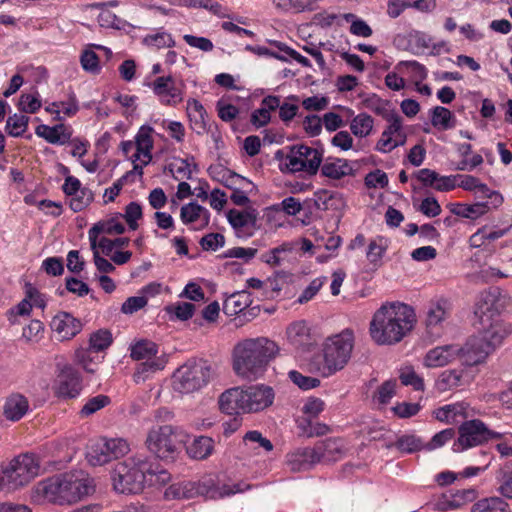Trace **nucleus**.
Here are the masks:
<instances>
[{
  "mask_svg": "<svg viewBox=\"0 0 512 512\" xmlns=\"http://www.w3.org/2000/svg\"><path fill=\"white\" fill-rule=\"evenodd\" d=\"M322 153L310 146L301 144L291 147L281 163V170L297 173L304 172L307 175H315L322 163Z\"/></svg>",
  "mask_w": 512,
  "mask_h": 512,
  "instance_id": "8",
  "label": "nucleus"
},
{
  "mask_svg": "<svg viewBox=\"0 0 512 512\" xmlns=\"http://www.w3.org/2000/svg\"><path fill=\"white\" fill-rule=\"evenodd\" d=\"M18 108L25 113L32 114L37 112L41 108L39 94L37 92L33 94H22L18 102Z\"/></svg>",
  "mask_w": 512,
  "mask_h": 512,
  "instance_id": "62",
  "label": "nucleus"
},
{
  "mask_svg": "<svg viewBox=\"0 0 512 512\" xmlns=\"http://www.w3.org/2000/svg\"><path fill=\"white\" fill-rule=\"evenodd\" d=\"M317 0H273L276 9L283 12H302L311 10Z\"/></svg>",
  "mask_w": 512,
  "mask_h": 512,
  "instance_id": "48",
  "label": "nucleus"
},
{
  "mask_svg": "<svg viewBox=\"0 0 512 512\" xmlns=\"http://www.w3.org/2000/svg\"><path fill=\"white\" fill-rule=\"evenodd\" d=\"M468 406L463 402L444 405L434 411L437 420L447 423H458L461 419L467 418Z\"/></svg>",
  "mask_w": 512,
  "mask_h": 512,
  "instance_id": "33",
  "label": "nucleus"
},
{
  "mask_svg": "<svg viewBox=\"0 0 512 512\" xmlns=\"http://www.w3.org/2000/svg\"><path fill=\"white\" fill-rule=\"evenodd\" d=\"M195 167L193 159H177L170 164V170L176 179H191Z\"/></svg>",
  "mask_w": 512,
  "mask_h": 512,
  "instance_id": "52",
  "label": "nucleus"
},
{
  "mask_svg": "<svg viewBox=\"0 0 512 512\" xmlns=\"http://www.w3.org/2000/svg\"><path fill=\"white\" fill-rule=\"evenodd\" d=\"M214 442L207 436H199L187 446V453L191 458L202 460L211 455Z\"/></svg>",
  "mask_w": 512,
  "mask_h": 512,
  "instance_id": "40",
  "label": "nucleus"
},
{
  "mask_svg": "<svg viewBox=\"0 0 512 512\" xmlns=\"http://www.w3.org/2000/svg\"><path fill=\"white\" fill-rule=\"evenodd\" d=\"M399 65L407 69L415 84L421 83L427 77L428 72L426 67L415 60L402 61Z\"/></svg>",
  "mask_w": 512,
  "mask_h": 512,
  "instance_id": "63",
  "label": "nucleus"
},
{
  "mask_svg": "<svg viewBox=\"0 0 512 512\" xmlns=\"http://www.w3.org/2000/svg\"><path fill=\"white\" fill-rule=\"evenodd\" d=\"M166 360L159 357L147 361H141L134 372L133 378L136 383H143L156 372L164 369Z\"/></svg>",
  "mask_w": 512,
  "mask_h": 512,
  "instance_id": "36",
  "label": "nucleus"
},
{
  "mask_svg": "<svg viewBox=\"0 0 512 512\" xmlns=\"http://www.w3.org/2000/svg\"><path fill=\"white\" fill-rule=\"evenodd\" d=\"M458 432L459 437L452 445L454 452H462L491 439L500 437V433L490 430L478 419L463 422Z\"/></svg>",
  "mask_w": 512,
  "mask_h": 512,
  "instance_id": "10",
  "label": "nucleus"
},
{
  "mask_svg": "<svg viewBox=\"0 0 512 512\" xmlns=\"http://www.w3.org/2000/svg\"><path fill=\"white\" fill-rule=\"evenodd\" d=\"M86 458L92 466H101L110 462L109 454L105 449V444L102 438L93 441L89 445Z\"/></svg>",
  "mask_w": 512,
  "mask_h": 512,
  "instance_id": "43",
  "label": "nucleus"
},
{
  "mask_svg": "<svg viewBox=\"0 0 512 512\" xmlns=\"http://www.w3.org/2000/svg\"><path fill=\"white\" fill-rule=\"evenodd\" d=\"M279 106V97L269 95L262 99L260 107L251 114V123L260 128L267 125L271 120V112Z\"/></svg>",
  "mask_w": 512,
  "mask_h": 512,
  "instance_id": "32",
  "label": "nucleus"
},
{
  "mask_svg": "<svg viewBox=\"0 0 512 512\" xmlns=\"http://www.w3.org/2000/svg\"><path fill=\"white\" fill-rule=\"evenodd\" d=\"M389 246L388 239L383 236H376L372 238L367 246L366 257L367 260L373 264H380L383 256L385 255Z\"/></svg>",
  "mask_w": 512,
  "mask_h": 512,
  "instance_id": "42",
  "label": "nucleus"
},
{
  "mask_svg": "<svg viewBox=\"0 0 512 512\" xmlns=\"http://www.w3.org/2000/svg\"><path fill=\"white\" fill-rule=\"evenodd\" d=\"M142 217V207L137 202H130L126 208L122 218L125 219L131 230L138 228L137 221Z\"/></svg>",
  "mask_w": 512,
  "mask_h": 512,
  "instance_id": "64",
  "label": "nucleus"
},
{
  "mask_svg": "<svg viewBox=\"0 0 512 512\" xmlns=\"http://www.w3.org/2000/svg\"><path fill=\"white\" fill-rule=\"evenodd\" d=\"M278 352V345L266 337L244 339L232 350L233 371L241 378L256 380L263 376Z\"/></svg>",
  "mask_w": 512,
  "mask_h": 512,
  "instance_id": "1",
  "label": "nucleus"
},
{
  "mask_svg": "<svg viewBox=\"0 0 512 512\" xmlns=\"http://www.w3.org/2000/svg\"><path fill=\"white\" fill-rule=\"evenodd\" d=\"M40 473L39 459L35 454L25 453L15 457L3 468V479L8 489H17L30 483Z\"/></svg>",
  "mask_w": 512,
  "mask_h": 512,
  "instance_id": "7",
  "label": "nucleus"
},
{
  "mask_svg": "<svg viewBox=\"0 0 512 512\" xmlns=\"http://www.w3.org/2000/svg\"><path fill=\"white\" fill-rule=\"evenodd\" d=\"M286 463L294 472L311 469L319 463L314 447L297 448L287 454Z\"/></svg>",
  "mask_w": 512,
  "mask_h": 512,
  "instance_id": "23",
  "label": "nucleus"
},
{
  "mask_svg": "<svg viewBox=\"0 0 512 512\" xmlns=\"http://www.w3.org/2000/svg\"><path fill=\"white\" fill-rule=\"evenodd\" d=\"M179 443L177 429L171 425L153 426L145 440L147 449L164 460L174 459Z\"/></svg>",
  "mask_w": 512,
  "mask_h": 512,
  "instance_id": "9",
  "label": "nucleus"
},
{
  "mask_svg": "<svg viewBox=\"0 0 512 512\" xmlns=\"http://www.w3.org/2000/svg\"><path fill=\"white\" fill-rule=\"evenodd\" d=\"M452 304L443 297L432 299L426 308V326L428 328L439 326L451 314Z\"/></svg>",
  "mask_w": 512,
  "mask_h": 512,
  "instance_id": "25",
  "label": "nucleus"
},
{
  "mask_svg": "<svg viewBox=\"0 0 512 512\" xmlns=\"http://www.w3.org/2000/svg\"><path fill=\"white\" fill-rule=\"evenodd\" d=\"M452 499V506L455 509L461 508L462 506L473 502L477 497V491L473 488L461 489L456 491H450Z\"/></svg>",
  "mask_w": 512,
  "mask_h": 512,
  "instance_id": "61",
  "label": "nucleus"
},
{
  "mask_svg": "<svg viewBox=\"0 0 512 512\" xmlns=\"http://www.w3.org/2000/svg\"><path fill=\"white\" fill-rule=\"evenodd\" d=\"M144 43L147 46L154 47L157 49L165 48V47H173L175 45V41L173 40L171 34L160 31L154 34H149L144 38Z\"/></svg>",
  "mask_w": 512,
  "mask_h": 512,
  "instance_id": "56",
  "label": "nucleus"
},
{
  "mask_svg": "<svg viewBox=\"0 0 512 512\" xmlns=\"http://www.w3.org/2000/svg\"><path fill=\"white\" fill-rule=\"evenodd\" d=\"M248 413L258 412L269 407L274 400L273 389L265 385L250 386L245 389Z\"/></svg>",
  "mask_w": 512,
  "mask_h": 512,
  "instance_id": "21",
  "label": "nucleus"
},
{
  "mask_svg": "<svg viewBox=\"0 0 512 512\" xmlns=\"http://www.w3.org/2000/svg\"><path fill=\"white\" fill-rule=\"evenodd\" d=\"M396 448L404 453H414L425 447L423 441L415 435H403L395 443Z\"/></svg>",
  "mask_w": 512,
  "mask_h": 512,
  "instance_id": "55",
  "label": "nucleus"
},
{
  "mask_svg": "<svg viewBox=\"0 0 512 512\" xmlns=\"http://www.w3.org/2000/svg\"><path fill=\"white\" fill-rule=\"evenodd\" d=\"M414 323L415 313L409 305H382L370 323V335L377 344H396L412 330Z\"/></svg>",
  "mask_w": 512,
  "mask_h": 512,
  "instance_id": "2",
  "label": "nucleus"
},
{
  "mask_svg": "<svg viewBox=\"0 0 512 512\" xmlns=\"http://www.w3.org/2000/svg\"><path fill=\"white\" fill-rule=\"evenodd\" d=\"M349 128L355 137L366 138L373 131L374 118L365 112L359 113L351 119Z\"/></svg>",
  "mask_w": 512,
  "mask_h": 512,
  "instance_id": "38",
  "label": "nucleus"
},
{
  "mask_svg": "<svg viewBox=\"0 0 512 512\" xmlns=\"http://www.w3.org/2000/svg\"><path fill=\"white\" fill-rule=\"evenodd\" d=\"M152 462L142 454L133 455L119 462L113 474L114 489L123 494H137L147 485Z\"/></svg>",
  "mask_w": 512,
  "mask_h": 512,
  "instance_id": "5",
  "label": "nucleus"
},
{
  "mask_svg": "<svg viewBox=\"0 0 512 512\" xmlns=\"http://www.w3.org/2000/svg\"><path fill=\"white\" fill-rule=\"evenodd\" d=\"M490 210L488 202L478 201L474 204H458L452 212L460 217L476 219Z\"/></svg>",
  "mask_w": 512,
  "mask_h": 512,
  "instance_id": "44",
  "label": "nucleus"
},
{
  "mask_svg": "<svg viewBox=\"0 0 512 512\" xmlns=\"http://www.w3.org/2000/svg\"><path fill=\"white\" fill-rule=\"evenodd\" d=\"M153 132L154 129L151 126L142 125L134 137L136 145V152L134 154H137V157L143 156L144 164H149L152 160Z\"/></svg>",
  "mask_w": 512,
  "mask_h": 512,
  "instance_id": "31",
  "label": "nucleus"
},
{
  "mask_svg": "<svg viewBox=\"0 0 512 512\" xmlns=\"http://www.w3.org/2000/svg\"><path fill=\"white\" fill-rule=\"evenodd\" d=\"M93 199V192L88 188H83L79 193L71 196L69 206L74 212H80L85 209Z\"/></svg>",
  "mask_w": 512,
  "mask_h": 512,
  "instance_id": "60",
  "label": "nucleus"
},
{
  "mask_svg": "<svg viewBox=\"0 0 512 512\" xmlns=\"http://www.w3.org/2000/svg\"><path fill=\"white\" fill-rule=\"evenodd\" d=\"M79 373L70 365H65L57 376L55 394L59 398H76L80 395L82 385Z\"/></svg>",
  "mask_w": 512,
  "mask_h": 512,
  "instance_id": "16",
  "label": "nucleus"
},
{
  "mask_svg": "<svg viewBox=\"0 0 512 512\" xmlns=\"http://www.w3.org/2000/svg\"><path fill=\"white\" fill-rule=\"evenodd\" d=\"M50 327L59 341H67L81 332L83 324L72 314L59 312L52 318Z\"/></svg>",
  "mask_w": 512,
  "mask_h": 512,
  "instance_id": "17",
  "label": "nucleus"
},
{
  "mask_svg": "<svg viewBox=\"0 0 512 512\" xmlns=\"http://www.w3.org/2000/svg\"><path fill=\"white\" fill-rule=\"evenodd\" d=\"M110 403V398L106 395L99 394L87 400L81 408L79 414L81 417H89L97 411L103 409Z\"/></svg>",
  "mask_w": 512,
  "mask_h": 512,
  "instance_id": "54",
  "label": "nucleus"
},
{
  "mask_svg": "<svg viewBox=\"0 0 512 512\" xmlns=\"http://www.w3.org/2000/svg\"><path fill=\"white\" fill-rule=\"evenodd\" d=\"M269 43L277 48L279 52H282L283 55L287 56V61L289 59H293L303 67H311V63L308 58L304 57L293 48L287 46L285 43L276 40H270Z\"/></svg>",
  "mask_w": 512,
  "mask_h": 512,
  "instance_id": "58",
  "label": "nucleus"
},
{
  "mask_svg": "<svg viewBox=\"0 0 512 512\" xmlns=\"http://www.w3.org/2000/svg\"><path fill=\"white\" fill-rule=\"evenodd\" d=\"M36 135L44 138L51 144L63 145L70 139V133L66 131L64 125H55L50 127L48 125H39L35 130Z\"/></svg>",
  "mask_w": 512,
  "mask_h": 512,
  "instance_id": "34",
  "label": "nucleus"
},
{
  "mask_svg": "<svg viewBox=\"0 0 512 512\" xmlns=\"http://www.w3.org/2000/svg\"><path fill=\"white\" fill-rule=\"evenodd\" d=\"M150 87L163 105L176 106L183 100L184 83L172 76L158 77Z\"/></svg>",
  "mask_w": 512,
  "mask_h": 512,
  "instance_id": "13",
  "label": "nucleus"
},
{
  "mask_svg": "<svg viewBox=\"0 0 512 512\" xmlns=\"http://www.w3.org/2000/svg\"><path fill=\"white\" fill-rule=\"evenodd\" d=\"M289 251V245L283 244L263 253L261 255V261L273 267L280 266L286 259V254Z\"/></svg>",
  "mask_w": 512,
  "mask_h": 512,
  "instance_id": "53",
  "label": "nucleus"
},
{
  "mask_svg": "<svg viewBox=\"0 0 512 512\" xmlns=\"http://www.w3.org/2000/svg\"><path fill=\"white\" fill-rule=\"evenodd\" d=\"M113 338L109 330L100 329L93 332L89 338V348L95 352L107 349L112 344Z\"/></svg>",
  "mask_w": 512,
  "mask_h": 512,
  "instance_id": "51",
  "label": "nucleus"
},
{
  "mask_svg": "<svg viewBox=\"0 0 512 512\" xmlns=\"http://www.w3.org/2000/svg\"><path fill=\"white\" fill-rule=\"evenodd\" d=\"M211 374V367L207 361L190 360L174 372L172 387L181 394L193 393L208 384Z\"/></svg>",
  "mask_w": 512,
  "mask_h": 512,
  "instance_id": "6",
  "label": "nucleus"
},
{
  "mask_svg": "<svg viewBox=\"0 0 512 512\" xmlns=\"http://www.w3.org/2000/svg\"><path fill=\"white\" fill-rule=\"evenodd\" d=\"M30 411L28 399L22 394H11L3 405L4 417L12 422L19 421Z\"/></svg>",
  "mask_w": 512,
  "mask_h": 512,
  "instance_id": "27",
  "label": "nucleus"
},
{
  "mask_svg": "<svg viewBox=\"0 0 512 512\" xmlns=\"http://www.w3.org/2000/svg\"><path fill=\"white\" fill-rule=\"evenodd\" d=\"M252 485L239 481L233 484H223L219 487H214L206 491V496L212 499H220L224 497H230L235 494L244 493L245 491L251 490Z\"/></svg>",
  "mask_w": 512,
  "mask_h": 512,
  "instance_id": "39",
  "label": "nucleus"
},
{
  "mask_svg": "<svg viewBox=\"0 0 512 512\" xmlns=\"http://www.w3.org/2000/svg\"><path fill=\"white\" fill-rule=\"evenodd\" d=\"M158 346L149 340H138L130 346V356L136 361H147L159 358Z\"/></svg>",
  "mask_w": 512,
  "mask_h": 512,
  "instance_id": "37",
  "label": "nucleus"
},
{
  "mask_svg": "<svg viewBox=\"0 0 512 512\" xmlns=\"http://www.w3.org/2000/svg\"><path fill=\"white\" fill-rule=\"evenodd\" d=\"M81 67L91 74H98L101 70L98 55L91 49H85L80 56Z\"/></svg>",
  "mask_w": 512,
  "mask_h": 512,
  "instance_id": "57",
  "label": "nucleus"
},
{
  "mask_svg": "<svg viewBox=\"0 0 512 512\" xmlns=\"http://www.w3.org/2000/svg\"><path fill=\"white\" fill-rule=\"evenodd\" d=\"M287 337L295 346H301L308 341L309 329L304 321L292 323L287 328Z\"/></svg>",
  "mask_w": 512,
  "mask_h": 512,
  "instance_id": "49",
  "label": "nucleus"
},
{
  "mask_svg": "<svg viewBox=\"0 0 512 512\" xmlns=\"http://www.w3.org/2000/svg\"><path fill=\"white\" fill-rule=\"evenodd\" d=\"M320 166L322 175L334 180L354 174L353 164L347 159L329 157Z\"/></svg>",
  "mask_w": 512,
  "mask_h": 512,
  "instance_id": "29",
  "label": "nucleus"
},
{
  "mask_svg": "<svg viewBox=\"0 0 512 512\" xmlns=\"http://www.w3.org/2000/svg\"><path fill=\"white\" fill-rule=\"evenodd\" d=\"M219 407L228 415L248 413L245 389L234 387L223 392L219 397Z\"/></svg>",
  "mask_w": 512,
  "mask_h": 512,
  "instance_id": "19",
  "label": "nucleus"
},
{
  "mask_svg": "<svg viewBox=\"0 0 512 512\" xmlns=\"http://www.w3.org/2000/svg\"><path fill=\"white\" fill-rule=\"evenodd\" d=\"M387 125L377 140L374 150L388 154L394 149L404 146L407 141V134L403 128V119L396 113L392 112L385 116Z\"/></svg>",
  "mask_w": 512,
  "mask_h": 512,
  "instance_id": "12",
  "label": "nucleus"
},
{
  "mask_svg": "<svg viewBox=\"0 0 512 512\" xmlns=\"http://www.w3.org/2000/svg\"><path fill=\"white\" fill-rule=\"evenodd\" d=\"M460 354L458 345L438 346L429 350L424 358V364L430 368L443 367L456 359Z\"/></svg>",
  "mask_w": 512,
  "mask_h": 512,
  "instance_id": "24",
  "label": "nucleus"
},
{
  "mask_svg": "<svg viewBox=\"0 0 512 512\" xmlns=\"http://www.w3.org/2000/svg\"><path fill=\"white\" fill-rule=\"evenodd\" d=\"M479 337L495 350L504 339L511 334L512 325L502 318H494L488 322H479Z\"/></svg>",
  "mask_w": 512,
  "mask_h": 512,
  "instance_id": "15",
  "label": "nucleus"
},
{
  "mask_svg": "<svg viewBox=\"0 0 512 512\" xmlns=\"http://www.w3.org/2000/svg\"><path fill=\"white\" fill-rule=\"evenodd\" d=\"M493 351L479 336H475L470 338L463 347H460L459 356L464 364L474 366L484 362Z\"/></svg>",
  "mask_w": 512,
  "mask_h": 512,
  "instance_id": "18",
  "label": "nucleus"
},
{
  "mask_svg": "<svg viewBox=\"0 0 512 512\" xmlns=\"http://www.w3.org/2000/svg\"><path fill=\"white\" fill-rule=\"evenodd\" d=\"M29 118L23 114L9 116L6 121V132L12 137L22 136L28 127Z\"/></svg>",
  "mask_w": 512,
  "mask_h": 512,
  "instance_id": "50",
  "label": "nucleus"
},
{
  "mask_svg": "<svg viewBox=\"0 0 512 512\" xmlns=\"http://www.w3.org/2000/svg\"><path fill=\"white\" fill-rule=\"evenodd\" d=\"M354 344L355 335L349 328L326 337L319 354L311 362V369L323 378L335 375L348 365Z\"/></svg>",
  "mask_w": 512,
  "mask_h": 512,
  "instance_id": "4",
  "label": "nucleus"
},
{
  "mask_svg": "<svg viewBox=\"0 0 512 512\" xmlns=\"http://www.w3.org/2000/svg\"><path fill=\"white\" fill-rule=\"evenodd\" d=\"M105 449L108 451L110 461L125 456L130 451V445L123 438H106L101 437Z\"/></svg>",
  "mask_w": 512,
  "mask_h": 512,
  "instance_id": "47",
  "label": "nucleus"
},
{
  "mask_svg": "<svg viewBox=\"0 0 512 512\" xmlns=\"http://www.w3.org/2000/svg\"><path fill=\"white\" fill-rule=\"evenodd\" d=\"M34 294L38 295L37 289L29 286L26 291V297L19 302L15 307L9 310L8 317L12 324H15L17 316H29L32 311L31 300L34 298Z\"/></svg>",
  "mask_w": 512,
  "mask_h": 512,
  "instance_id": "45",
  "label": "nucleus"
},
{
  "mask_svg": "<svg viewBox=\"0 0 512 512\" xmlns=\"http://www.w3.org/2000/svg\"><path fill=\"white\" fill-rule=\"evenodd\" d=\"M186 110L192 130L199 135L204 134L208 123V115L204 106L196 99H189Z\"/></svg>",
  "mask_w": 512,
  "mask_h": 512,
  "instance_id": "30",
  "label": "nucleus"
},
{
  "mask_svg": "<svg viewBox=\"0 0 512 512\" xmlns=\"http://www.w3.org/2000/svg\"><path fill=\"white\" fill-rule=\"evenodd\" d=\"M122 214H116L110 219L99 221L94 224L88 231V237L92 249L96 248V239L100 234H122L125 232V226L120 221Z\"/></svg>",
  "mask_w": 512,
  "mask_h": 512,
  "instance_id": "28",
  "label": "nucleus"
},
{
  "mask_svg": "<svg viewBox=\"0 0 512 512\" xmlns=\"http://www.w3.org/2000/svg\"><path fill=\"white\" fill-rule=\"evenodd\" d=\"M445 47L444 42L432 44L431 38L423 32L414 31L408 35V49L414 55H422L428 49H432L431 55H436Z\"/></svg>",
  "mask_w": 512,
  "mask_h": 512,
  "instance_id": "26",
  "label": "nucleus"
},
{
  "mask_svg": "<svg viewBox=\"0 0 512 512\" xmlns=\"http://www.w3.org/2000/svg\"><path fill=\"white\" fill-rule=\"evenodd\" d=\"M319 463L336 462L343 458L345 455V448L343 440L340 438H327L319 441L314 446Z\"/></svg>",
  "mask_w": 512,
  "mask_h": 512,
  "instance_id": "22",
  "label": "nucleus"
},
{
  "mask_svg": "<svg viewBox=\"0 0 512 512\" xmlns=\"http://www.w3.org/2000/svg\"><path fill=\"white\" fill-rule=\"evenodd\" d=\"M431 123L436 128L447 130L454 126V116L449 109L437 106L431 111Z\"/></svg>",
  "mask_w": 512,
  "mask_h": 512,
  "instance_id": "46",
  "label": "nucleus"
},
{
  "mask_svg": "<svg viewBox=\"0 0 512 512\" xmlns=\"http://www.w3.org/2000/svg\"><path fill=\"white\" fill-rule=\"evenodd\" d=\"M94 480L83 472L56 475L39 482L36 493L56 504H73L94 492Z\"/></svg>",
  "mask_w": 512,
  "mask_h": 512,
  "instance_id": "3",
  "label": "nucleus"
},
{
  "mask_svg": "<svg viewBox=\"0 0 512 512\" xmlns=\"http://www.w3.org/2000/svg\"><path fill=\"white\" fill-rule=\"evenodd\" d=\"M470 512H511V509L504 498L489 496L473 503Z\"/></svg>",
  "mask_w": 512,
  "mask_h": 512,
  "instance_id": "35",
  "label": "nucleus"
},
{
  "mask_svg": "<svg viewBox=\"0 0 512 512\" xmlns=\"http://www.w3.org/2000/svg\"><path fill=\"white\" fill-rule=\"evenodd\" d=\"M180 218L183 224L193 230H201L210 222V212L196 202H190L181 207Z\"/></svg>",
  "mask_w": 512,
  "mask_h": 512,
  "instance_id": "20",
  "label": "nucleus"
},
{
  "mask_svg": "<svg viewBox=\"0 0 512 512\" xmlns=\"http://www.w3.org/2000/svg\"><path fill=\"white\" fill-rule=\"evenodd\" d=\"M512 305V298L498 288L484 291L480 294L475 315L479 322H488L494 318H501V314Z\"/></svg>",
  "mask_w": 512,
  "mask_h": 512,
  "instance_id": "11",
  "label": "nucleus"
},
{
  "mask_svg": "<svg viewBox=\"0 0 512 512\" xmlns=\"http://www.w3.org/2000/svg\"><path fill=\"white\" fill-rule=\"evenodd\" d=\"M478 198H487L490 209L497 208L503 203L502 195L494 190H491L486 184L479 182L477 188L474 190Z\"/></svg>",
  "mask_w": 512,
  "mask_h": 512,
  "instance_id": "59",
  "label": "nucleus"
},
{
  "mask_svg": "<svg viewBox=\"0 0 512 512\" xmlns=\"http://www.w3.org/2000/svg\"><path fill=\"white\" fill-rule=\"evenodd\" d=\"M227 220L239 237H251L259 229L256 209L248 207L245 209H230L227 212Z\"/></svg>",
  "mask_w": 512,
  "mask_h": 512,
  "instance_id": "14",
  "label": "nucleus"
},
{
  "mask_svg": "<svg viewBox=\"0 0 512 512\" xmlns=\"http://www.w3.org/2000/svg\"><path fill=\"white\" fill-rule=\"evenodd\" d=\"M252 303L247 291H239L230 295L224 302V311L228 315H236L250 306Z\"/></svg>",
  "mask_w": 512,
  "mask_h": 512,
  "instance_id": "41",
  "label": "nucleus"
}]
</instances>
